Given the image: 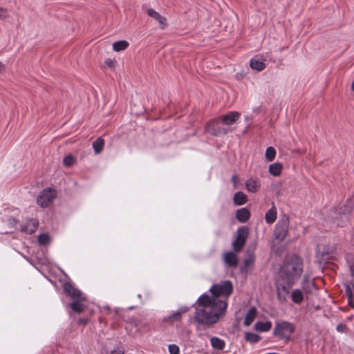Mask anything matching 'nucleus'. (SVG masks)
I'll return each mask as SVG.
<instances>
[{
    "mask_svg": "<svg viewBox=\"0 0 354 354\" xmlns=\"http://www.w3.org/2000/svg\"><path fill=\"white\" fill-rule=\"evenodd\" d=\"M212 297L219 298L220 296L227 297L233 291V286L230 281H224L220 283L214 284L209 289Z\"/></svg>",
    "mask_w": 354,
    "mask_h": 354,
    "instance_id": "5",
    "label": "nucleus"
},
{
    "mask_svg": "<svg viewBox=\"0 0 354 354\" xmlns=\"http://www.w3.org/2000/svg\"><path fill=\"white\" fill-rule=\"evenodd\" d=\"M283 166L279 162H274L270 165L268 171L274 176H279L282 171Z\"/></svg>",
    "mask_w": 354,
    "mask_h": 354,
    "instance_id": "21",
    "label": "nucleus"
},
{
    "mask_svg": "<svg viewBox=\"0 0 354 354\" xmlns=\"http://www.w3.org/2000/svg\"><path fill=\"white\" fill-rule=\"evenodd\" d=\"M234 203L236 205H242L247 202V196L242 192H236L234 196Z\"/></svg>",
    "mask_w": 354,
    "mask_h": 354,
    "instance_id": "24",
    "label": "nucleus"
},
{
    "mask_svg": "<svg viewBox=\"0 0 354 354\" xmlns=\"http://www.w3.org/2000/svg\"><path fill=\"white\" fill-rule=\"evenodd\" d=\"M250 216L249 210L246 208H241L236 211V218L241 223H245Z\"/></svg>",
    "mask_w": 354,
    "mask_h": 354,
    "instance_id": "15",
    "label": "nucleus"
},
{
    "mask_svg": "<svg viewBox=\"0 0 354 354\" xmlns=\"http://www.w3.org/2000/svg\"><path fill=\"white\" fill-rule=\"evenodd\" d=\"M147 14L149 16H150L151 17L156 19L160 24L161 25H164L165 24V18H164L163 17L160 16L156 10H154L152 8H149L147 10Z\"/></svg>",
    "mask_w": 354,
    "mask_h": 354,
    "instance_id": "26",
    "label": "nucleus"
},
{
    "mask_svg": "<svg viewBox=\"0 0 354 354\" xmlns=\"http://www.w3.org/2000/svg\"><path fill=\"white\" fill-rule=\"evenodd\" d=\"M352 286L354 290V273L353 272V281H352Z\"/></svg>",
    "mask_w": 354,
    "mask_h": 354,
    "instance_id": "42",
    "label": "nucleus"
},
{
    "mask_svg": "<svg viewBox=\"0 0 354 354\" xmlns=\"http://www.w3.org/2000/svg\"><path fill=\"white\" fill-rule=\"evenodd\" d=\"M128 46L129 43L127 41L121 40L113 43V49L116 52H119L125 50Z\"/></svg>",
    "mask_w": 354,
    "mask_h": 354,
    "instance_id": "27",
    "label": "nucleus"
},
{
    "mask_svg": "<svg viewBox=\"0 0 354 354\" xmlns=\"http://www.w3.org/2000/svg\"><path fill=\"white\" fill-rule=\"evenodd\" d=\"M80 323H83V324H85V322L82 320L80 321Z\"/></svg>",
    "mask_w": 354,
    "mask_h": 354,
    "instance_id": "45",
    "label": "nucleus"
},
{
    "mask_svg": "<svg viewBox=\"0 0 354 354\" xmlns=\"http://www.w3.org/2000/svg\"><path fill=\"white\" fill-rule=\"evenodd\" d=\"M224 262L228 267H236L238 265V259L236 254L232 252H228L224 254Z\"/></svg>",
    "mask_w": 354,
    "mask_h": 354,
    "instance_id": "14",
    "label": "nucleus"
},
{
    "mask_svg": "<svg viewBox=\"0 0 354 354\" xmlns=\"http://www.w3.org/2000/svg\"><path fill=\"white\" fill-rule=\"evenodd\" d=\"M255 256L253 252L248 251L245 257L243 260V263L245 267H249L254 262Z\"/></svg>",
    "mask_w": 354,
    "mask_h": 354,
    "instance_id": "29",
    "label": "nucleus"
},
{
    "mask_svg": "<svg viewBox=\"0 0 354 354\" xmlns=\"http://www.w3.org/2000/svg\"><path fill=\"white\" fill-rule=\"evenodd\" d=\"M245 339L250 343H257L260 341L261 337L256 333L248 332L245 333Z\"/></svg>",
    "mask_w": 354,
    "mask_h": 354,
    "instance_id": "28",
    "label": "nucleus"
},
{
    "mask_svg": "<svg viewBox=\"0 0 354 354\" xmlns=\"http://www.w3.org/2000/svg\"><path fill=\"white\" fill-rule=\"evenodd\" d=\"M289 226V219L286 217L281 219L275 226L274 234L277 240L283 241L288 233Z\"/></svg>",
    "mask_w": 354,
    "mask_h": 354,
    "instance_id": "10",
    "label": "nucleus"
},
{
    "mask_svg": "<svg viewBox=\"0 0 354 354\" xmlns=\"http://www.w3.org/2000/svg\"><path fill=\"white\" fill-rule=\"evenodd\" d=\"M277 209L272 203V207L265 214V220L267 223L272 224L277 219Z\"/></svg>",
    "mask_w": 354,
    "mask_h": 354,
    "instance_id": "17",
    "label": "nucleus"
},
{
    "mask_svg": "<svg viewBox=\"0 0 354 354\" xmlns=\"http://www.w3.org/2000/svg\"><path fill=\"white\" fill-rule=\"evenodd\" d=\"M336 330L339 333H347L348 330V328L346 324H339L337 326Z\"/></svg>",
    "mask_w": 354,
    "mask_h": 354,
    "instance_id": "35",
    "label": "nucleus"
},
{
    "mask_svg": "<svg viewBox=\"0 0 354 354\" xmlns=\"http://www.w3.org/2000/svg\"><path fill=\"white\" fill-rule=\"evenodd\" d=\"M10 221H15V218H12V219H10Z\"/></svg>",
    "mask_w": 354,
    "mask_h": 354,
    "instance_id": "44",
    "label": "nucleus"
},
{
    "mask_svg": "<svg viewBox=\"0 0 354 354\" xmlns=\"http://www.w3.org/2000/svg\"><path fill=\"white\" fill-rule=\"evenodd\" d=\"M8 15V12L4 8H0V19L5 18Z\"/></svg>",
    "mask_w": 354,
    "mask_h": 354,
    "instance_id": "37",
    "label": "nucleus"
},
{
    "mask_svg": "<svg viewBox=\"0 0 354 354\" xmlns=\"http://www.w3.org/2000/svg\"><path fill=\"white\" fill-rule=\"evenodd\" d=\"M189 308L186 306L181 307L176 312L171 313L169 316L164 318V321L168 323H174L181 320V316L183 314L187 313Z\"/></svg>",
    "mask_w": 354,
    "mask_h": 354,
    "instance_id": "11",
    "label": "nucleus"
},
{
    "mask_svg": "<svg viewBox=\"0 0 354 354\" xmlns=\"http://www.w3.org/2000/svg\"><path fill=\"white\" fill-rule=\"evenodd\" d=\"M331 250H333V249H331ZM332 251H330V252L329 251L321 252L320 251V247H319L317 253V254H321L322 257H323V260H324L325 259H324V256L325 255H328Z\"/></svg>",
    "mask_w": 354,
    "mask_h": 354,
    "instance_id": "36",
    "label": "nucleus"
},
{
    "mask_svg": "<svg viewBox=\"0 0 354 354\" xmlns=\"http://www.w3.org/2000/svg\"><path fill=\"white\" fill-rule=\"evenodd\" d=\"M38 221L34 218L28 219L26 223L21 225V230L27 234L34 233L38 227Z\"/></svg>",
    "mask_w": 354,
    "mask_h": 354,
    "instance_id": "13",
    "label": "nucleus"
},
{
    "mask_svg": "<svg viewBox=\"0 0 354 354\" xmlns=\"http://www.w3.org/2000/svg\"><path fill=\"white\" fill-rule=\"evenodd\" d=\"M259 186V183L257 179L250 178L245 182V187L248 192L254 193L257 191V188Z\"/></svg>",
    "mask_w": 354,
    "mask_h": 354,
    "instance_id": "20",
    "label": "nucleus"
},
{
    "mask_svg": "<svg viewBox=\"0 0 354 354\" xmlns=\"http://www.w3.org/2000/svg\"><path fill=\"white\" fill-rule=\"evenodd\" d=\"M291 299L292 302L300 304L304 300L303 291L300 289H295L291 292Z\"/></svg>",
    "mask_w": 354,
    "mask_h": 354,
    "instance_id": "19",
    "label": "nucleus"
},
{
    "mask_svg": "<svg viewBox=\"0 0 354 354\" xmlns=\"http://www.w3.org/2000/svg\"><path fill=\"white\" fill-rule=\"evenodd\" d=\"M64 291L73 300L70 305L72 310L78 313L84 311L85 305L83 301L86 298L83 294L69 283L64 285Z\"/></svg>",
    "mask_w": 354,
    "mask_h": 354,
    "instance_id": "4",
    "label": "nucleus"
},
{
    "mask_svg": "<svg viewBox=\"0 0 354 354\" xmlns=\"http://www.w3.org/2000/svg\"><path fill=\"white\" fill-rule=\"evenodd\" d=\"M75 158L72 155L66 156L63 160V163L66 167H71L75 164Z\"/></svg>",
    "mask_w": 354,
    "mask_h": 354,
    "instance_id": "31",
    "label": "nucleus"
},
{
    "mask_svg": "<svg viewBox=\"0 0 354 354\" xmlns=\"http://www.w3.org/2000/svg\"><path fill=\"white\" fill-rule=\"evenodd\" d=\"M266 59L261 55H256L250 61V66L257 71H261L266 68Z\"/></svg>",
    "mask_w": 354,
    "mask_h": 354,
    "instance_id": "12",
    "label": "nucleus"
},
{
    "mask_svg": "<svg viewBox=\"0 0 354 354\" xmlns=\"http://www.w3.org/2000/svg\"><path fill=\"white\" fill-rule=\"evenodd\" d=\"M351 88L354 91V81L352 83Z\"/></svg>",
    "mask_w": 354,
    "mask_h": 354,
    "instance_id": "43",
    "label": "nucleus"
},
{
    "mask_svg": "<svg viewBox=\"0 0 354 354\" xmlns=\"http://www.w3.org/2000/svg\"><path fill=\"white\" fill-rule=\"evenodd\" d=\"M227 307L226 299L212 298L207 294H203L193 305L195 310L193 320L198 326L206 328H212L224 315Z\"/></svg>",
    "mask_w": 354,
    "mask_h": 354,
    "instance_id": "1",
    "label": "nucleus"
},
{
    "mask_svg": "<svg viewBox=\"0 0 354 354\" xmlns=\"http://www.w3.org/2000/svg\"><path fill=\"white\" fill-rule=\"evenodd\" d=\"M49 241V236L46 234H40L38 236V242L41 245H46Z\"/></svg>",
    "mask_w": 354,
    "mask_h": 354,
    "instance_id": "32",
    "label": "nucleus"
},
{
    "mask_svg": "<svg viewBox=\"0 0 354 354\" xmlns=\"http://www.w3.org/2000/svg\"><path fill=\"white\" fill-rule=\"evenodd\" d=\"M295 331V326L292 324L283 321L277 322L273 333L276 336L289 337Z\"/></svg>",
    "mask_w": 354,
    "mask_h": 354,
    "instance_id": "9",
    "label": "nucleus"
},
{
    "mask_svg": "<svg viewBox=\"0 0 354 354\" xmlns=\"http://www.w3.org/2000/svg\"><path fill=\"white\" fill-rule=\"evenodd\" d=\"M301 287L306 295H310L312 293L315 285L313 281L308 279L306 277H304L301 283Z\"/></svg>",
    "mask_w": 354,
    "mask_h": 354,
    "instance_id": "16",
    "label": "nucleus"
},
{
    "mask_svg": "<svg viewBox=\"0 0 354 354\" xmlns=\"http://www.w3.org/2000/svg\"><path fill=\"white\" fill-rule=\"evenodd\" d=\"M211 346L217 350H223L225 346V342L216 337H213L210 339Z\"/></svg>",
    "mask_w": 354,
    "mask_h": 354,
    "instance_id": "23",
    "label": "nucleus"
},
{
    "mask_svg": "<svg viewBox=\"0 0 354 354\" xmlns=\"http://www.w3.org/2000/svg\"><path fill=\"white\" fill-rule=\"evenodd\" d=\"M57 194L55 189L46 188L42 190L37 198V204L41 207H46L56 198Z\"/></svg>",
    "mask_w": 354,
    "mask_h": 354,
    "instance_id": "6",
    "label": "nucleus"
},
{
    "mask_svg": "<svg viewBox=\"0 0 354 354\" xmlns=\"http://www.w3.org/2000/svg\"><path fill=\"white\" fill-rule=\"evenodd\" d=\"M5 70V66L0 62V73H1Z\"/></svg>",
    "mask_w": 354,
    "mask_h": 354,
    "instance_id": "41",
    "label": "nucleus"
},
{
    "mask_svg": "<svg viewBox=\"0 0 354 354\" xmlns=\"http://www.w3.org/2000/svg\"><path fill=\"white\" fill-rule=\"evenodd\" d=\"M232 182L234 184V186L236 187V184H237V176L236 175H233L232 176V179H231Z\"/></svg>",
    "mask_w": 354,
    "mask_h": 354,
    "instance_id": "38",
    "label": "nucleus"
},
{
    "mask_svg": "<svg viewBox=\"0 0 354 354\" xmlns=\"http://www.w3.org/2000/svg\"><path fill=\"white\" fill-rule=\"evenodd\" d=\"M257 315V309L255 308H251L245 315L243 324L245 326H250L254 321Z\"/></svg>",
    "mask_w": 354,
    "mask_h": 354,
    "instance_id": "18",
    "label": "nucleus"
},
{
    "mask_svg": "<svg viewBox=\"0 0 354 354\" xmlns=\"http://www.w3.org/2000/svg\"><path fill=\"white\" fill-rule=\"evenodd\" d=\"M346 296L348 297L349 305H353L352 302H353V295L352 291H351V290L349 286H348L346 288Z\"/></svg>",
    "mask_w": 354,
    "mask_h": 354,
    "instance_id": "34",
    "label": "nucleus"
},
{
    "mask_svg": "<svg viewBox=\"0 0 354 354\" xmlns=\"http://www.w3.org/2000/svg\"><path fill=\"white\" fill-rule=\"evenodd\" d=\"M272 323L270 321L267 322H257L255 324V329L260 332H266L271 329Z\"/></svg>",
    "mask_w": 354,
    "mask_h": 354,
    "instance_id": "22",
    "label": "nucleus"
},
{
    "mask_svg": "<svg viewBox=\"0 0 354 354\" xmlns=\"http://www.w3.org/2000/svg\"><path fill=\"white\" fill-rule=\"evenodd\" d=\"M104 146V140L102 138H98L92 143V147L96 154L100 153L102 151Z\"/></svg>",
    "mask_w": 354,
    "mask_h": 354,
    "instance_id": "25",
    "label": "nucleus"
},
{
    "mask_svg": "<svg viewBox=\"0 0 354 354\" xmlns=\"http://www.w3.org/2000/svg\"><path fill=\"white\" fill-rule=\"evenodd\" d=\"M170 354H179V347L176 344H170L168 347Z\"/></svg>",
    "mask_w": 354,
    "mask_h": 354,
    "instance_id": "33",
    "label": "nucleus"
},
{
    "mask_svg": "<svg viewBox=\"0 0 354 354\" xmlns=\"http://www.w3.org/2000/svg\"><path fill=\"white\" fill-rule=\"evenodd\" d=\"M265 156L268 161H269V162L272 161L276 156L275 149L272 147H268L266 151Z\"/></svg>",
    "mask_w": 354,
    "mask_h": 354,
    "instance_id": "30",
    "label": "nucleus"
},
{
    "mask_svg": "<svg viewBox=\"0 0 354 354\" xmlns=\"http://www.w3.org/2000/svg\"><path fill=\"white\" fill-rule=\"evenodd\" d=\"M303 272V263L301 258L292 256L283 265L282 278L288 279L290 284H295Z\"/></svg>",
    "mask_w": 354,
    "mask_h": 354,
    "instance_id": "2",
    "label": "nucleus"
},
{
    "mask_svg": "<svg viewBox=\"0 0 354 354\" xmlns=\"http://www.w3.org/2000/svg\"><path fill=\"white\" fill-rule=\"evenodd\" d=\"M294 284H290L288 279H283L277 285V298L281 302L287 301L290 296V290Z\"/></svg>",
    "mask_w": 354,
    "mask_h": 354,
    "instance_id": "8",
    "label": "nucleus"
},
{
    "mask_svg": "<svg viewBox=\"0 0 354 354\" xmlns=\"http://www.w3.org/2000/svg\"><path fill=\"white\" fill-rule=\"evenodd\" d=\"M106 64L109 66V67H112L113 66V63L114 62L112 61L111 59H107L106 62H105Z\"/></svg>",
    "mask_w": 354,
    "mask_h": 354,
    "instance_id": "39",
    "label": "nucleus"
},
{
    "mask_svg": "<svg viewBox=\"0 0 354 354\" xmlns=\"http://www.w3.org/2000/svg\"><path fill=\"white\" fill-rule=\"evenodd\" d=\"M241 114L237 111H230L221 116L217 120L210 121L205 126V131L213 136L221 133L218 124L221 122L223 125H232L239 118Z\"/></svg>",
    "mask_w": 354,
    "mask_h": 354,
    "instance_id": "3",
    "label": "nucleus"
},
{
    "mask_svg": "<svg viewBox=\"0 0 354 354\" xmlns=\"http://www.w3.org/2000/svg\"><path fill=\"white\" fill-rule=\"evenodd\" d=\"M249 234L248 228L243 226L239 227L236 231V236L232 243V248L236 252H239L243 249L246 239Z\"/></svg>",
    "mask_w": 354,
    "mask_h": 354,
    "instance_id": "7",
    "label": "nucleus"
},
{
    "mask_svg": "<svg viewBox=\"0 0 354 354\" xmlns=\"http://www.w3.org/2000/svg\"><path fill=\"white\" fill-rule=\"evenodd\" d=\"M124 352L123 350L118 349L117 351H114L111 352V354H124Z\"/></svg>",
    "mask_w": 354,
    "mask_h": 354,
    "instance_id": "40",
    "label": "nucleus"
}]
</instances>
